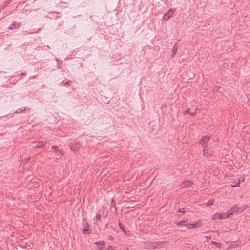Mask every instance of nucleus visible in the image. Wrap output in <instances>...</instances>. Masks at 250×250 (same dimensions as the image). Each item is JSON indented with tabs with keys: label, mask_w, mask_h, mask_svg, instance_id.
<instances>
[{
	"label": "nucleus",
	"mask_w": 250,
	"mask_h": 250,
	"mask_svg": "<svg viewBox=\"0 0 250 250\" xmlns=\"http://www.w3.org/2000/svg\"><path fill=\"white\" fill-rule=\"evenodd\" d=\"M230 216V215L228 213V212L226 213H222L219 215V218L221 219H226L229 218Z\"/></svg>",
	"instance_id": "ddd939ff"
},
{
	"label": "nucleus",
	"mask_w": 250,
	"mask_h": 250,
	"mask_svg": "<svg viewBox=\"0 0 250 250\" xmlns=\"http://www.w3.org/2000/svg\"><path fill=\"white\" fill-rule=\"evenodd\" d=\"M173 11L172 9L169 10L164 16V18L165 20L169 19L172 15Z\"/></svg>",
	"instance_id": "9b49d317"
},
{
	"label": "nucleus",
	"mask_w": 250,
	"mask_h": 250,
	"mask_svg": "<svg viewBox=\"0 0 250 250\" xmlns=\"http://www.w3.org/2000/svg\"><path fill=\"white\" fill-rule=\"evenodd\" d=\"M178 42H176L175 44L174 47L172 48V56H174L177 52L178 50Z\"/></svg>",
	"instance_id": "2eb2a0df"
},
{
	"label": "nucleus",
	"mask_w": 250,
	"mask_h": 250,
	"mask_svg": "<svg viewBox=\"0 0 250 250\" xmlns=\"http://www.w3.org/2000/svg\"><path fill=\"white\" fill-rule=\"evenodd\" d=\"M190 112V108H188V109H187L185 112V114H189Z\"/></svg>",
	"instance_id": "a878e982"
},
{
	"label": "nucleus",
	"mask_w": 250,
	"mask_h": 250,
	"mask_svg": "<svg viewBox=\"0 0 250 250\" xmlns=\"http://www.w3.org/2000/svg\"><path fill=\"white\" fill-rule=\"evenodd\" d=\"M212 154V151L209 148L203 147V155L205 157H209Z\"/></svg>",
	"instance_id": "6e6552de"
},
{
	"label": "nucleus",
	"mask_w": 250,
	"mask_h": 250,
	"mask_svg": "<svg viewBox=\"0 0 250 250\" xmlns=\"http://www.w3.org/2000/svg\"><path fill=\"white\" fill-rule=\"evenodd\" d=\"M211 136L209 135H204L202 136L201 140L199 141V143L203 146V147L207 148L208 143L210 140Z\"/></svg>",
	"instance_id": "f257e3e1"
},
{
	"label": "nucleus",
	"mask_w": 250,
	"mask_h": 250,
	"mask_svg": "<svg viewBox=\"0 0 250 250\" xmlns=\"http://www.w3.org/2000/svg\"><path fill=\"white\" fill-rule=\"evenodd\" d=\"M119 227L120 228V229H121V230L125 233V229L124 228V225L121 223V222H119Z\"/></svg>",
	"instance_id": "f3484780"
},
{
	"label": "nucleus",
	"mask_w": 250,
	"mask_h": 250,
	"mask_svg": "<svg viewBox=\"0 0 250 250\" xmlns=\"http://www.w3.org/2000/svg\"><path fill=\"white\" fill-rule=\"evenodd\" d=\"M215 141V142H218V141H219V139L216 138V139L215 140V141Z\"/></svg>",
	"instance_id": "cd10ccee"
},
{
	"label": "nucleus",
	"mask_w": 250,
	"mask_h": 250,
	"mask_svg": "<svg viewBox=\"0 0 250 250\" xmlns=\"http://www.w3.org/2000/svg\"><path fill=\"white\" fill-rule=\"evenodd\" d=\"M193 183L192 182V181L189 180H186L183 181V185H181V187L182 188H184L186 187H190L193 185Z\"/></svg>",
	"instance_id": "423d86ee"
},
{
	"label": "nucleus",
	"mask_w": 250,
	"mask_h": 250,
	"mask_svg": "<svg viewBox=\"0 0 250 250\" xmlns=\"http://www.w3.org/2000/svg\"><path fill=\"white\" fill-rule=\"evenodd\" d=\"M72 82V81H70V80H68L67 81V82H66L65 83H63V85L64 86H68L70 84V83Z\"/></svg>",
	"instance_id": "aec40b11"
},
{
	"label": "nucleus",
	"mask_w": 250,
	"mask_h": 250,
	"mask_svg": "<svg viewBox=\"0 0 250 250\" xmlns=\"http://www.w3.org/2000/svg\"><path fill=\"white\" fill-rule=\"evenodd\" d=\"M214 200H209L206 203V206H209L210 205H212L214 203Z\"/></svg>",
	"instance_id": "a211bd4d"
},
{
	"label": "nucleus",
	"mask_w": 250,
	"mask_h": 250,
	"mask_svg": "<svg viewBox=\"0 0 250 250\" xmlns=\"http://www.w3.org/2000/svg\"><path fill=\"white\" fill-rule=\"evenodd\" d=\"M198 110L197 108H195V112H190L189 114L190 115L194 116L195 115V112Z\"/></svg>",
	"instance_id": "5701e85b"
},
{
	"label": "nucleus",
	"mask_w": 250,
	"mask_h": 250,
	"mask_svg": "<svg viewBox=\"0 0 250 250\" xmlns=\"http://www.w3.org/2000/svg\"><path fill=\"white\" fill-rule=\"evenodd\" d=\"M29 158H27L25 159L24 161H25V163H26L28 160H29Z\"/></svg>",
	"instance_id": "bb28decb"
},
{
	"label": "nucleus",
	"mask_w": 250,
	"mask_h": 250,
	"mask_svg": "<svg viewBox=\"0 0 250 250\" xmlns=\"http://www.w3.org/2000/svg\"><path fill=\"white\" fill-rule=\"evenodd\" d=\"M70 148L72 151L76 152L78 151L80 149V146L79 144H77L75 143V144H72L70 145Z\"/></svg>",
	"instance_id": "1a4fd4ad"
},
{
	"label": "nucleus",
	"mask_w": 250,
	"mask_h": 250,
	"mask_svg": "<svg viewBox=\"0 0 250 250\" xmlns=\"http://www.w3.org/2000/svg\"><path fill=\"white\" fill-rule=\"evenodd\" d=\"M236 185H232V187H235Z\"/></svg>",
	"instance_id": "c756f323"
},
{
	"label": "nucleus",
	"mask_w": 250,
	"mask_h": 250,
	"mask_svg": "<svg viewBox=\"0 0 250 250\" xmlns=\"http://www.w3.org/2000/svg\"><path fill=\"white\" fill-rule=\"evenodd\" d=\"M176 224L179 226H185V225H187V220H183L180 222H177Z\"/></svg>",
	"instance_id": "dca6fc26"
},
{
	"label": "nucleus",
	"mask_w": 250,
	"mask_h": 250,
	"mask_svg": "<svg viewBox=\"0 0 250 250\" xmlns=\"http://www.w3.org/2000/svg\"><path fill=\"white\" fill-rule=\"evenodd\" d=\"M51 149L53 150L54 152L58 153V157H57V159L59 158L62 156V151L59 148L58 146H52Z\"/></svg>",
	"instance_id": "0eeeda50"
},
{
	"label": "nucleus",
	"mask_w": 250,
	"mask_h": 250,
	"mask_svg": "<svg viewBox=\"0 0 250 250\" xmlns=\"http://www.w3.org/2000/svg\"><path fill=\"white\" fill-rule=\"evenodd\" d=\"M107 215V212H103V213H102V215H103V216L104 218L106 217Z\"/></svg>",
	"instance_id": "b1692460"
},
{
	"label": "nucleus",
	"mask_w": 250,
	"mask_h": 250,
	"mask_svg": "<svg viewBox=\"0 0 250 250\" xmlns=\"http://www.w3.org/2000/svg\"><path fill=\"white\" fill-rule=\"evenodd\" d=\"M101 219V215L100 214H98L96 215V218H95V220L96 221H99Z\"/></svg>",
	"instance_id": "412c9836"
},
{
	"label": "nucleus",
	"mask_w": 250,
	"mask_h": 250,
	"mask_svg": "<svg viewBox=\"0 0 250 250\" xmlns=\"http://www.w3.org/2000/svg\"><path fill=\"white\" fill-rule=\"evenodd\" d=\"M211 242L213 243L218 248H220L221 245V244L220 242H214V241H212Z\"/></svg>",
	"instance_id": "6ab92c4d"
},
{
	"label": "nucleus",
	"mask_w": 250,
	"mask_h": 250,
	"mask_svg": "<svg viewBox=\"0 0 250 250\" xmlns=\"http://www.w3.org/2000/svg\"><path fill=\"white\" fill-rule=\"evenodd\" d=\"M95 244L96 245L97 250H101L104 247L105 243L104 241H99L96 242L95 243Z\"/></svg>",
	"instance_id": "39448f33"
},
{
	"label": "nucleus",
	"mask_w": 250,
	"mask_h": 250,
	"mask_svg": "<svg viewBox=\"0 0 250 250\" xmlns=\"http://www.w3.org/2000/svg\"><path fill=\"white\" fill-rule=\"evenodd\" d=\"M206 238L207 239H210V238H211V236H208H208H206Z\"/></svg>",
	"instance_id": "c85d7f7f"
},
{
	"label": "nucleus",
	"mask_w": 250,
	"mask_h": 250,
	"mask_svg": "<svg viewBox=\"0 0 250 250\" xmlns=\"http://www.w3.org/2000/svg\"><path fill=\"white\" fill-rule=\"evenodd\" d=\"M148 246L146 247V248L151 249L160 247V245L162 244L161 242H149L147 243Z\"/></svg>",
	"instance_id": "f03ea898"
},
{
	"label": "nucleus",
	"mask_w": 250,
	"mask_h": 250,
	"mask_svg": "<svg viewBox=\"0 0 250 250\" xmlns=\"http://www.w3.org/2000/svg\"><path fill=\"white\" fill-rule=\"evenodd\" d=\"M82 225L83 227L84 228L83 233V234H89L90 233L89 232V224L87 222L86 220L83 219Z\"/></svg>",
	"instance_id": "7ed1b4c3"
},
{
	"label": "nucleus",
	"mask_w": 250,
	"mask_h": 250,
	"mask_svg": "<svg viewBox=\"0 0 250 250\" xmlns=\"http://www.w3.org/2000/svg\"><path fill=\"white\" fill-rule=\"evenodd\" d=\"M25 110V108H24V109H22L21 110H20V109H19L17 110L15 112L16 113H20L21 112H22V111H24Z\"/></svg>",
	"instance_id": "4be33fe9"
},
{
	"label": "nucleus",
	"mask_w": 250,
	"mask_h": 250,
	"mask_svg": "<svg viewBox=\"0 0 250 250\" xmlns=\"http://www.w3.org/2000/svg\"><path fill=\"white\" fill-rule=\"evenodd\" d=\"M239 209V206L238 204H235V205L233 206L231 208L228 210V213L230 215L233 213V212H235L237 211Z\"/></svg>",
	"instance_id": "9d476101"
},
{
	"label": "nucleus",
	"mask_w": 250,
	"mask_h": 250,
	"mask_svg": "<svg viewBox=\"0 0 250 250\" xmlns=\"http://www.w3.org/2000/svg\"><path fill=\"white\" fill-rule=\"evenodd\" d=\"M184 208H180V209H178V212H182V213H184L185 211H184Z\"/></svg>",
	"instance_id": "393cba45"
},
{
	"label": "nucleus",
	"mask_w": 250,
	"mask_h": 250,
	"mask_svg": "<svg viewBox=\"0 0 250 250\" xmlns=\"http://www.w3.org/2000/svg\"><path fill=\"white\" fill-rule=\"evenodd\" d=\"M187 228L189 229H192L195 227H199L200 226V223L197 222L196 223H190L187 220V225H185Z\"/></svg>",
	"instance_id": "20e7f679"
},
{
	"label": "nucleus",
	"mask_w": 250,
	"mask_h": 250,
	"mask_svg": "<svg viewBox=\"0 0 250 250\" xmlns=\"http://www.w3.org/2000/svg\"><path fill=\"white\" fill-rule=\"evenodd\" d=\"M46 144V142H45V141L44 142H41V141H40V142H39L38 143V144L34 146V148H40L42 146H44Z\"/></svg>",
	"instance_id": "4468645a"
},
{
	"label": "nucleus",
	"mask_w": 250,
	"mask_h": 250,
	"mask_svg": "<svg viewBox=\"0 0 250 250\" xmlns=\"http://www.w3.org/2000/svg\"><path fill=\"white\" fill-rule=\"evenodd\" d=\"M20 24L17 23L16 22H13V23H12L10 26L8 28L10 29H17L20 27Z\"/></svg>",
	"instance_id": "f8f14e48"
}]
</instances>
